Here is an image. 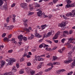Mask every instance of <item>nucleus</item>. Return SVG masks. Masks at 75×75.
<instances>
[{
    "label": "nucleus",
    "instance_id": "44",
    "mask_svg": "<svg viewBox=\"0 0 75 75\" xmlns=\"http://www.w3.org/2000/svg\"><path fill=\"white\" fill-rule=\"evenodd\" d=\"M47 17L49 18H51L52 17V16L51 15H49L47 16Z\"/></svg>",
    "mask_w": 75,
    "mask_h": 75
},
{
    "label": "nucleus",
    "instance_id": "59",
    "mask_svg": "<svg viewBox=\"0 0 75 75\" xmlns=\"http://www.w3.org/2000/svg\"><path fill=\"white\" fill-rule=\"evenodd\" d=\"M15 5H16V4H15V3H14V4H12V5L11 6V7H14V6H15Z\"/></svg>",
    "mask_w": 75,
    "mask_h": 75
},
{
    "label": "nucleus",
    "instance_id": "36",
    "mask_svg": "<svg viewBox=\"0 0 75 75\" xmlns=\"http://www.w3.org/2000/svg\"><path fill=\"white\" fill-rule=\"evenodd\" d=\"M23 22H24V23H26V22H27V21H28V20H27V19H26L25 18H24L23 19Z\"/></svg>",
    "mask_w": 75,
    "mask_h": 75
},
{
    "label": "nucleus",
    "instance_id": "29",
    "mask_svg": "<svg viewBox=\"0 0 75 75\" xmlns=\"http://www.w3.org/2000/svg\"><path fill=\"white\" fill-rule=\"evenodd\" d=\"M61 23L62 24L63 27H65V25H66V23H65V22H62Z\"/></svg>",
    "mask_w": 75,
    "mask_h": 75
},
{
    "label": "nucleus",
    "instance_id": "48",
    "mask_svg": "<svg viewBox=\"0 0 75 75\" xmlns=\"http://www.w3.org/2000/svg\"><path fill=\"white\" fill-rule=\"evenodd\" d=\"M71 3V1L68 0L67 1V3L68 4H70V3Z\"/></svg>",
    "mask_w": 75,
    "mask_h": 75
},
{
    "label": "nucleus",
    "instance_id": "37",
    "mask_svg": "<svg viewBox=\"0 0 75 75\" xmlns=\"http://www.w3.org/2000/svg\"><path fill=\"white\" fill-rule=\"evenodd\" d=\"M23 40L26 41L27 40V38L26 37H24L23 38Z\"/></svg>",
    "mask_w": 75,
    "mask_h": 75
},
{
    "label": "nucleus",
    "instance_id": "38",
    "mask_svg": "<svg viewBox=\"0 0 75 75\" xmlns=\"http://www.w3.org/2000/svg\"><path fill=\"white\" fill-rule=\"evenodd\" d=\"M23 25H25V28H27V27H28V25H27V24L25 23H24Z\"/></svg>",
    "mask_w": 75,
    "mask_h": 75
},
{
    "label": "nucleus",
    "instance_id": "63",
    "mask_svg": "<svg viewBox=\"0 0 75 75\" xmlns=\"http://www.w3.org/2000/svg\"><path fill=\"white\" fill-rule=\"evenodd\" d=\"M45 44L44 43H42V46L44 48H45Z\"/></svg>",
    "mask_w": 75,
    "mask_h": 75
},
{
    "label": "nucleus",
    "instance_id": "26",
    "mask_svg": "<svg viewBox=\"0 0 75 75\" xmlns=\"http://www.w3.org/2000/svg\"><path fill=\"white\" fill-rule=\"evenodd\" d=\"M73 39H72L71 38H70L69 41H68V42H67V43H70V42H71V41H73Z\"/></svg>",
    "mask_w": 75,
    "mask_h": 75
},
{
    "label": "nucleus",
    "instance_id": "31",
    "mask_svg": "<svg viewBox=\"0 0 75 75\" xmlns=\"http://www.w3.org/2000/svg\"><path fill=\"white\" fill-rule=\"evenodd\" d=\"M70 4H67L65 6L66 8H70Z\"/></svg>",
    "mask_w": 75,
    "mask_h": 75
},
{
    "label": "nucleus",
    "instance_id": "16",
    "mask_svg": "<svg viewBox=\"0 0 75 75\" xmlns=\"http://www.w3.org/2000/svg\"><path fill=\"white\" fill-rule=\"evenodd\" d=\"M4 64H5V61L4 60H2L1 61V67H3L4 65Z\"/></svg>",
    "mask_w": 75,
    "mask_h": 75
},
{
    "label": "nucleus",
    "instance_id": "5",
    "mask_svg": "<svg viewBox=\"0 0 75 75\" xmlns=\"http://www.w3.org/2000/svg\"><path fill=\"white\" fill-rule=\"evenodd\" d=\"M61 33L59 31L56 33V34L54 36L53 39L54 40H55L57 39L58 38V35L60 34V33Z\"/></svg>",
    "mask_w": 75,
    "mask_h": 75
},
{
    "label": "nucleus",
    "instance_id": "55",
    "mask_svg": "<svg viewBox=\"0 0 75 75\" xmlns=\"http://www.w3.org/2000/svg\"><path fill=\"white\" fill-rule=\"evenodd\" d=\"M27 65H28V66H30V65H31V63L30 62H28L27 63Z\"/></svg>",
    "mask_w": 75,
    "mask_h": 75
},
{
    "label": "nucleus",
    "instance_id": "60",
    "mask_svg": "<svg viewBox=\"0 0 75 75\" xmlns=\"http://www.w3.org/2000/svg\"><path fill=\"white\" fill-rule=\"evenodd\" d=\"M13 22H15L16 21V18L15 17L13 18Z\"/></svg>",
    "mask_w": 75,
    "mask_h": 75
},
{
    "label": "nucleus",
    "instance_id": "3",
    "mask_svg": "<svg viewBox=\"0 0 75 75\" xmlns=\"http://www.w3.org/2000/svg\"><path fill=\"white\" fill-rule=\"evenodd\" d=\"M6 61L8 62V63L7 64V65H12L13 63L14 62V60L13 59L9 58L8 59H7Z\"/></svg>",
    "mask_w": 75,
    "mask_h": 75
},
{
    "label": "nucleus",
    "instance_id": "58",
    "mask_svg": "<svg viewBox=\"0 0 75 75\" xmlns=\"http://www.w3.org/2000/svg\"><path fill=\"white\" fill-rule=\"evenodd\" d=\"M13 52V50H10L9 51H8V52L9 53H11Z\"/></svg>",
    "mask_w": 75,
    "mask_h": 75
},
{
    "label": "nucleus",
    "instance_id": "34",
    "mask_svg": "<svg viewBox=\"0 0 75 75\" xmlns=\"http://www.w3.org/2000/svg\"><path fill=\"white\" fill-rule=\"evenodd\" d=\"M23 57L20 59V62H23V61H24V58Z\"/></svg>",
    "mask_w": 75,
    "mask_h": 75
},
{
    "label": "nucleus",
    "instance_id": "47",
    "mask_svg": "<svg viewBox=\"0 0 75 75\" xmlns=\"http://www.w3.org/2000/svg\"><path fill=\"white\" fill-rule=\"evenodd\" d=\"M27 54L26 52H25L24 54L23 55V57H25L27 56Z\"/></svg>",
    "mask_w": 75,
    "mask_h": 75
},
{
    "label": "nucleus",
    "instance_id": "40",
    "mask_svg": "<svg viewBox=\"0 0 75 75\" xmlns=\"http://www.w3.org/2000/svg\"><path fill=\"white\" fill-rule=\"evenodd\" d=\"M47 65H48V66H52V65H53V64L52 63H49L47 64Z\"/></svg>",
    "mask_w": 75,
    "mask_h": 75
},
{
    "label": "nucleus",
    "instance_id": "45",
    "mask_svg": "<svg viewBox=\"0 0 75 75\" xmlns=\"http://www.w3.org/2000/svg\"><path fill=\"white\" fill-rule=\"evenodd\" d=\"M6 33H4L2 34V35H1V36L2 37H5V36H6Z\"/></svg>",
    "mask_w": 75,
    "mask_h": 75
},
{
    "label": "nucleus",
    "instance_id": "14",
    "mask_svg": "<svg viewBox=\"0 0 75 75\" xmlns=\"http://www.w3.org/2000/svg\"><path fill=\"white\" fill-rule=\"evenodd\" d=\"M5 27L6 28V29L7 30H11L13 28V26H9L7 27H6V26H5Z\"/></svg>",
    "mask_w": 75,
    "mask_h": 75
},
{
    "label": "nucleus",
    "instance_id": "22",
    "mask_svg": "<svg viewBox=\"0 0 75 75\" xmlns=\"http://www.w3.org/2000/svg\"><path fill=\"white\" fill-rule=\"evenodd\" d=\"M12 71L13 72H16L17 71V69H16V67L14 66L13 67V69L12 70Z\"/></svg>",
    "mask_w": 75,
    "mask_h": 75
},
{
    "label": "nucleus",
    "instance_id": "6",
    "mask_svg": "<svg viewBox=\"0 0 75 75\" xmlns=\"http://www.w3.org/2000/svg\"><path fill=\"white\" fill-rule=\"evenodd\" d=\"M0 8L1 10H7V4H6V5H4L3 6H0Z\"/></svg>",
    "mask_w": 75,
    "mask_h": 75
},
{
    "label": "nucleus",
    "instance_id": "9",
    "mask_svg": "<svg viewBox=\"0 0 75 75\" xmlns=\"http://www.w3.org/2000/svg\"><path fill=\"white\" fill-rule=\"evenodd\" d=\"M34 38V35L33 34H31V36L30 37H28V40H33V38Z\"/></svg>",
    "mask_w": 75,
    "mask_h": 75
},
{
    "label": "nucleus",
    "instance_id": "64",
    "mask_svg": "<svg viewBox=\"0 0 75 75\" xmlns=\"http://www.w3.org/2000/svg\"><path fill=\"white\" fill-rule=\"evenodd\" d=\"M43 17L44 18H47V17H48V16L47 15H44L43 16Z\"/></svg>",
    "mask_w": 75,
    "mask_h": 75
},
{
    "label": "nucleus",
    "instance_id": "50",
    "mask_svg": "<svg viewBox=\"0 0 75 75\" xmlns=\"http://www.w3.org/2000/svg\"><path fill=\"white\" fill-rule=\"evenodd\" d=\"M72 74H73V72L72 71H71L70 72L68 73L67 74L68 75H71Z\"/></svg>",
    "mask_w": 75,
    "mask_h": 75
},
{
    "label": "nucleus",
    "instance_id": "41",
    "mask_svg": "<svg viewBox=\"0 0 75 75\" xmlns=\"http://www.w3.org/2000/svg\"><path fill=\"white\" fill-rule=\"evenodd\" d=\"M49 1V0H40L39 1V3H41V2H42V1Z\"/></svg>",
    "mask_w": 75,
    "mask_h": 75
},
{
    "label": "nucleus",
    "instance_id": "61",
    "mask_svg": "<svg viewBox=\"0 0 75 75\" xmlns=\"http://www.w3.org/2000/svg\"><path fill=\"white\" fill-rule=\"evenodd\" d=\"M57 47H54L53 48V49H52L51 50V51L52 50H55L56 49H57Z\"/></svg>",
    "mask_w": 75,
    "mask_h": 75
},
{
    "label": "nucleus",
    "instance_id": "62",
    "mask_svg": "<svg viewBox=\"0 0 75 75\" xmlns=\"http://www.w3.org/2000/svg\"><path fill=\"white\" fill-rule=\"evenodd\" d=\"M28 48H29V47L28 46H26L25 47V49L26 50H28Z\"/></svg>",
    "mask_w": 75,
    "mask_h": 75
},
{
    "label": "nucleus",
    "instance_id": "19",
    "mask_svg": "<svg viewBox=\"0 0 75 75\" xmlns=\"http://www.w3.org/2000/svg\"><path fill=\"white\" fill-rule=\"evenodd\" d=\"M25 69L26 71L28 73V72H30V71H31V69L30 68H25Z\"/></svg>",
    "mask_w": 75,
    "mask_h": 75
},
{
    "label": "nucleus",
    "instance_id": "24",
    "mask_svg": "<svg viewBox=\"0 0 75 75\" xmlns=\"http://www.w3.org/2000/svg\"><path fill=\"white\" fill-rule=\"evenodd\" d=\"M75 3H71L70 4V7H75Z\"/></svg>",
    "mask_w": 75,
    "mask_h": 75
},
{
    "label": "nucleus",
    "instance_id": "51",
    "mask_svg": "<svg viewBox=\"0 0 75 75\" xmlns=\"http://www.w3.org/2000/svg\"><path fill=\"white\" fill-rule=\"evenodd\" d=\"M65 39L63 38L62 40V42L63 43H64V42H65Z\"/></svg>",
    "mask_w": 75,
    "mask_h": 75
},
{
    "label": "nucleus",
    "instance_id": "49",
    "mask_svg": "<svg viewBox=\"0 0 75 75\" xmlns=\"http://www.w3.org/2000/svg\"><path fill=\"white\" fill-rule=\"evenodd\" d=\"M44 61V59L42 58H40L39 59H38L39 61Z\"/></svg>",
    "mask_w": 75,
    "mask_h": 75
},
{
    "label": "nucleus",
    "instance_id": "20",
    "mask_svg": "<svg viewBox=\"0 0 75 75\" xmlns=\"http://www.w3.org/2000/svg\"><path fill=\"white\" fill-rule=\"evenodd\" d=\"M35 57V59L36 61H37L38 60V59H40V57L39 56H37V55H36Z\"/></svg>",
    "mask_w": 75,
    "mask_h": 75
},
{
    "label": "nucleus",
    "instance_id": "32",
    "mask_svg": "<svg viewBox=\"0 0 75 75\" xmlns=\"http://www.w3.org/2000/svg\"><path fill=\"white\" fill-rule=\"evenodd\" d=\"M19 73L20 74H24V71L21 70L19 71Z\"/></svg>",
    "mask_w": 75,
    "mask_h": 75
},
{
    "label": "nucleus",
    "instance_id": "43",
    "mask_svg": "<svg viewBox=\"0 0 75 75\" xmlns=\"http://www.w3.org/2000/svg\"><path fill=\"white\" fill-rule=\"evenodd\" d=\"M57 58L56 56H53V60H55V59H57Z\"/></svg>",
    "mask_w": 75,
    "mask_h": 75
},
{
    "label": "nucleus",
    "instance_id": "10",
    "mask_svg": "<svg viewBox=\"0 0 75 75\" xmlns=\"http://www.w3.org/2000/svg\"><path fill=\"white\" fill-rule=\"evenodd\" d=\"M75 66V60L74 61V62L71 63L70 64V66L71 68H74Z\"/></svg>",
    "mask_w": 75,
    "mask_h": 75
},
{
    "label": "nucleus",
    "instance_id": "46",
    "mask_svg": "<svg viewBox=\"0 0 75 75\" xmlns=\"http://www.w3.org/2000/svg\"><path fill=\"white\" fill-rule=\"evenodd\" d=\"M58 1V0H53V2L54 4H55Z\"/></svg>",
    "mask_w": 75,
    "mask_h": 75
},
{
    "label": "nucleus",
    "instance_id": "12",
    "mask_svg": "<svg viewBox=\"0 0 75 75\" xmlns=\"http://www.w3.org/2000/svg\"><path fill=\"white\" fill-rule=\"evenodd\" d=\"M37 14H38V16L39 17H41V16L42 14V11H39L37 13Z\"/></svg>",
    "mask_w": 75,
    "mask_h": 75
},
{
    "label": "nucleus",
    "instance_id": "15",
    "mask_svg": "<svg viewBox=\"0 0 75 75\" xmlns=\"http://www.w3.org/2000/svg\"><path fill=\"white\" fill-rule=\"evenodd\" d=\"M54 67V66H52L50 68L48 69H46L45 70V72H49V71H50L52 69V68Z\"/></svg>",
    "mask_w": 75,
    "mask_h": 75
},
{
    "label": "nucleus",
    "instance_id": "7",
    "mask_svg": "<svg viewBox=\"0 0 75 75\" xmlns=\"http://www.w3.org/2000/svg\"><path fill=\"white\" fill-rule=\"evenodd\" d=\"M52 34V32H49L46 35V34H44V37L43 38H44V37H50Z\"/></svg>",
    "mask_w": 75,
    "mask_h": 75
},
{
    "label": "nucleus",
    "instance_id": "27",
    "mask_svg": "<svg viewBox=\"0 0 75 75\" xmlns=\"http://www.w3.org/2000/svg\"><path fill=\"white\" fill-rule=\"evenodd\" d=\"M42 67L41 64H39V65L37 67V68L38 69H40Z\"/></svg>",
    "mask_w": 75,
    "mask_h": 75
},
{
    "label": "nucleus",
    "instance_id": "42",
    "mask_svg": "<svg viewBox=\"0 0 75 75\" xmlns=\"http://www.w3.org/2000/svg\"><path fill=\"white\" fill-rule=\"evenodd\" d=\"M50 50H51V48H48V47H47L46 48V49H45V50H46V51H50Z\"/></svg>",
    "mask_w": 75,
    "mask_h": 75
},
{
    "label": "nucleus",
    "instance_id": "23",
    "mask_svg": "<svg viewBox=\"0 0 75 75\" xmlns=\"http://www.w3.org/2000/svg\"><path fill=\"white\" fill-rule=\"evenodd\" d=\"M41 27H42V30H44L45 27H47V25H42V26H41Z\"/></svg>",
    "mask_w": 75,
    "mask_h": 75
},
{
    "label": "nucleus",
    "instance_id": "39",
    "mask_svg": "<svg viewBox=\"0 0 75 75\" xmlns=\"http://www.w3.org/2000/svg\"><path fill=\"white\" fill-rule=\"evenodd\" d=\"M10 21V18L9 17H8L6 19V22L8 23Z\"/></svg>",
    "mask_w": 75,
    "mask_h": 75
},
{
    "label": "nucleus",
    "instance_id": "25",
    "mask_svg": "<svg viewBox=\"0 0 75 75\" xmlns=\"http://www.w3.org/2000/svg\"><path fill=\"white\" fill-rule=\"evenodd\" d=\"M34 13L33 12H31V11H29L28 14L29 16H31V15L34 14Z\"/></svg>",
    "mask_w": 75,
    "mask_h": 75
},
{
    "label": "nucleus",
    "instance_id": "33",
    "mask_svg": "<svg viewBox=\"0 0 75 75\" xmlns=\"http://www.w3.org/2000/svg\"><path fill=\"white\" fill-rule=\"evenodd\" d=\"M58 26H59V27H63L62 23L58 24Z\"/></svg>",
    "mask_w": 75,
    "mask_h": 75
},
{
    "label": "nucleus",
    "instance_id": "8",
    "mask_svg": "<svg viewBox=\"0 0 75 75\" xmlns=\"http://www.w3.org/2000/svg\"><path fill=\"white\" fill-rule=\"evenodd\" d=\"M70 43H67L66 44V45H67V46H68V48H69L71 49L73 48V46L70 44H69Z\"/></svg>",
    "mask_w": 75,
    "mask_h": 75
},
{
    "label": "nucleus",
    "instance_id": "54",
    "mask_svg": "<svg viewBox=\"0 0 75 75\" xmlns=\"http://www.w3.org/2000/svg\"><path fill=\"white\" fill-rule=\"evenodd\" d=\"M42 8V7H40L38 9H37L36 10V11H40V10H41V8Z\"/></svg>",
    "mask_w": 75,
    "mask_h": 75
},
{
    "label": "nucleus",
    "instance_id": "35",
    "mask_svg": "<svg viewBox=\"0 0 75 75\" xmlns=\"http://www.w3.org/2000/svg\"><path fill=\"white\" fill-rule=\"evenodd\" d=\"M25 31H26L27 33H28V32H30V30L28 29V28H25L24 29Z\"/></svg>",
    "mask_w": 75,
    "mask_h": 75
},
{
    "label": "nucleus",
    "instance_id": "17",
    "mask_svg": "<svg viewBox=\"0 0 75 75\" xmlns=\"http://www.w3.org/2000/svg\"><path fill=\"white\" fill-rule=\"evenodd\" d=\"M3 40L4 42H6L7 41H8V42L9 41H10V40H9L7 38V37H6L4 38L3 39Z\"/></svg>",
    "mask_w": 75,
    "mask_h": 75
},
{
    "label": "nucleus",
    "instance_id": "53",
    "mask_svg": "<svg viewBox=\"0 0 75 75\" xmlns=\"http://www.w3.org/2000/svg\"><path fill=\"white\" fill-rule=\"evenodd\" d=\"M47 42H49V43H50V44H52V41H51L50 40H47Z\"/></svg>",
    "mask_w": 75,
    "mask_h": 75
},
{
    "label": "nucleus",
    "instance_id": "1",
    "mask_svg": "<svg viewBox=\"0 0 75 75\" xmlns=\"http://www.w3.org/2000/svg\"><path fill=\"white\" fill-rule=\"evenodd\" d=\"M72 53V52H69L68 54V60H65L64 62V64H68L69 62L72 61V55L71 54Z\"/></svg>",
    "mask_w": 75,
    "mask_h": 75
},
{
    "label": "nucleus",
    "instance_id": "57",
    "mask_svg": "<svg viewBox=\"0 0 75 75\" xmlns=\"http://www.w3.org/2000/svg\"><path fill=\"white\" fill-rule=\"evenodd\" d=\"M16 65V67H17V68H19V64L18 63H17Z\"/></svg>",
    "mask_w": 75,
    "mask_h": 75
},
{
    "label": "nucleus",
    "instance_id": "2",
    "mask_svg": "<svg viewBox=\"0 0 75 75\" xmlns=\"http://www.w3.org/2000/svg\"><path fill=\"white\" fill-rule=\"evenodd\" d=\"M74 16H75V9L73 10L71 12L67 13L66 15L67 17H74Z\"/></svg>",
    "mask_w": 75,
    "mask_h": 75
},
{
    "label": "nucleus",
    "instance_id": "21",
    "mask_svg": "<svg viewBox=\"0 0 75 75\" xmlns=\"http://www.w3.org/2000/svg\"><path fill=\"white\" fill-rule=\"evenodd\" d=\"M35 7L37 8V7H39L41 6V5L40 4H38V3H35Z\"/></svg>",
    "mask_w": 75,
    "mask_h": 75
},
{
    "label": "nucleus",
    "instance_id": "28",
    "mask_svg": "<svg viewBox=\"0 0 75 75\" xmlns=\"http://www.w3.org/2000/svg\"><path fill=\"white\" fill-rule=\"evenodd\" d=\"M63 33L64 34H69V32L68 31H64L63 32Z\"/></svg>",
    "mask_w": 75,
    "mask_h": 75
},
{
    "label": "nucleus",
    "instance_id": "13",
    "mask_svg": "<svg viewBox=\"0 0 75 75\" xmlns=\"http://www.w3.org/2000/svg\"><path fill=\"white\" fill-rule=\"evenodd\" d=\"M4 1L6 2L7 0H0V6H1L4 3Z\"/></svg>",
    "mask_w": 75,
    "mask_h": 75
},
{
    "label": "nucleus",
    "instance_id": "4",
    "mask_svg": "<svg viewBox=\"0 0 75 75\" xmlns=\"http://www.w3.org/2000/svg\"><path fill=\"white\" fill-rule=\"evenodd\" d=\"M21 6L22 8H23L25 9V8H27V4L26 3L21 4Z\"/></svg>",
    "mask_w": 75,
    "mask_h": 75
},
{
    "label": "nucleus",
    "instance_id": "56",
    "mask_svg": "<svg viewBox=\"0 0 75 75\" xmlns=\"http://www.w3.org/2000/svg\"><path fill=\"white\" fill-rule=\"evenodd\" d=\"M42 73H43L42 71H40L39 73H38V74H39V75H41L42 74Z\"/></svg>",
    "mask_w": 75,
    "mask_h": 75
},
{
    "label": "nucleus",
    "instance_id": "18",
    "mask_svg": "<svg viewBox=\"0 0 75 75\" xmlns=\"http://www.w3.org/2000/svg\"><path fill=\"white\" fill-rule=\"evenodd\" d=\"M35 37H37L38 38H40L42 37V36L40 35V34L38 33H35Z\"/></svg>",
    "mask_w": 75,
    "mask_h": 75
},
{
    "label": "nucleus",
    "instance_id": "30",
    "mask_svg": "<svg viewBox=\"0 0 75 75\" xmlns=\"http://www.w3.org/2000/svg\"><path fill=\"white\" fill-rule=\"evenodd\" d=\"M31 75H33L35 73V71H31L30 72Z\"/></svg>",
    "mask_w": 75,
    "mask_h": 75
},
{
    "label": "nucleus",
    "instance_id": "52",
    "mask_svg": "<svg viewBox=\"0 0 75 75\" xmlns=\"http://www.w3.org/2000/svg\"><path fill=\"white\" fill-rule=\"evenodd\" d=\"M34 9V8H33V7H31L30 8L29 10L30 11H33Z\"/></svg>",
    "mask_w": 75,
    "mask_h": 75
},
{
    "label": "nucleus",
    "instance_id": "11",
    "mask_svg": "<svg viewBox=\"0 0 75 75\" xmlns=\"http://www.w3.org/2000/svg\"><path fill=\"white\" fill-rule=\"evenodd\" d=\"M23 36L22 35H20L18 36V39L19 40V41H21L23 40Z\"/></svg>",
    "mask_w": 75,
    "mask_h": 75
}]
</instances>
